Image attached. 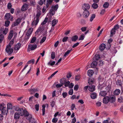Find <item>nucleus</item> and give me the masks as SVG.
<instances>
[{
	"instance_id": "17",
	"label": "nucleus",
	"mask_w": 123,
	"mask_h": 123,
	"mask_svg": "<svg viewBox=\"0 0 123 123\" xmlns=\"http://www.w3.org/2000/svg\"><path fill=\"white\" fill-rule=\"evenodd\" d=\"M21 46V44L20 43H18L15 45L14 47V49L16 50H18L20 48Z\"/></svg>"
},
{
	"instance_id": "31",
	"label": "nucleus",
	"mask_w": 123,
	"mask_h": 123,
	"mask_svg": "<svg viewBox=\"0 0 123 123\" xmlns=\"http://www.w3.org/2000/svg\"><path fill=\"white\" fill-rule=\"evenodd\" d=\"M72 50L71 49L70 50H69L67 51L64 54V56L65 57H66L67 56H68V54L70 53L71 51Z\"/></svg>"
},
{
	"instance_id": "33",
	"label": "nucleus",
	"mask_w": 123,
	"mask_h": 123,
	"mask_svg": "<svg viewBox=\"0 0 123 123\" xmlns=\"http://www.w3.org/2000/svg\"><path fill=\"white\" fill-rule=\"evenodd\" d=\"M55 13V11L53 9H51L49 12V15L51 16H53Z\"/></svg>"
},
{
	"instance_id": "61",
	"label": "nucleus",
	"mask_w": 123,
	"mask_h": 123,
	"mask_svg": "<svg viewBox=\"0 0 123 123\" xmlns=\"http://www.w3.org/2000/svg\"><path fill=\"white\" fill-rule=\"evenodd\" d=\"M87 27H82L81 29V30L82 31V32H84L86 31V30Z\"/></svg>"
},
{
	"instance_id": "14",
	"label": "nucleus",
	"mask_w": 123,
	"mask_h": 123,
	"mask_svg": "<svg viewBox=\"0 0 123 123\" xmlns=\"http://www.w3.org/2000/svg\"><path fill=\"white\" fill-rule=\"evenodd\" d=\"M89 12L88 10L85 11H83V15L84 17L87 18L89 16Z\"/></svg>"
},
{
	"instance_id": "39",
	"label": "nucleus",
	"mask_w": 123,
	"mask_h": 123,
	"mask_svg": "<svg viewBox=\"0 0 123 123\" xmlns=\"http://www.w3.org/2000/svg\"><path fill=\"white\" fill-rule=\"evenodd\" d=\"M51 106L53 108L55 105V102L54 101L52 100L50 103Z\"/></svg>"
},
{
	"instance_id": "15",
	"label": "nucleus",
	"mask_w": 123,
	"mask_h": 123,
	"mask_svg": "<svg viewBox=\"0 0 123 123\" xmlns=\"http://www.w3.org/2000/svg\"><path fill=\"white\" fill-rule=\"evenodd\" d=\"M28 113L27 114H25V116L26 117V118L28 120H29V121L31 119H32V116L31 115L29 114L28 112L27 111Z\"/></svg>"
},
{
	"instance_id": "45",
	"label": "nucleus",
	"mask_w": 123,
	"mask_h": 123,
	"mask_svg": "<svg viewBox=\"0 0 123 123\" xmlns=\"http://www.w3.org/2000/svg\"><path fill=\"white\" fill-rule=\"evenodd\" d=\"M96 3H94L92 4V6L93 8L95 9L97 8L98 7V5Z\"/></svg>"
},
{
	"instance_id": "11",
	"label": "nucleus",
	"mask_w": 123,
	"mask_h": 123,
	"mask_svg": "<svg viewBox=\"0 0 123 123\" xmlns=\"http://www.w3.org/2000/svg\"><path fill=\"white\" fill-rule=\"evenodd\" d=\"M1 113L3 115H7L8 110L6 107H3L1 110Z\"/></svg>"
},
{
	"instance_id": "7",
	"label": "nucleus",
	"mask_w": 123,
	"mask_h": 123,
	"mask_svg": "<svg viewBox=\"0 0 123 123\" xmlns=\"http://www.w3.org/2000/svg\"><path fill=\"white\" fill-rule=\"evenodd\" d=\"M6 51L9 54V55L11 54L13 52L12 49L11 48V47L6 46V48L5 49Z\"/></svg>"
},
{
	"instance_id": "28",
	"label": "nucleus",
	"mask_w": 123,
	"mask_h": 123,
	"mask_svg": "<svg viewBox=\"0 0 123 123\" xmlns=\"http://www.w3.org/2000/svg\"><path fill=\"white\" fill-rule=\"evenodd\" d=\"M97 65V62L96 61H94L91 64V66L92 68L96 67Z\"/></svg>"
},
{
	"instance_id": "52",
	"label": "nucleus",
	"mask_w": 123,
	"mask_h": 123,
	"mask_svg": "<svg viewBox=\"0 0 123 123\" xmlns=\"http://www.w3.org/2000/svg\"><path fill=\"white\" fill-rule=\"evenodd\" d=\"M55 52H52L51 54V58L52 59H54L55 58Z\"/></svg>"
},
{
	"instance_id": "38",
	"label": "nucleus",
	"mask_w": 123,
	"mask_h": 123,
	"mask_svg": "<svg viewBox=\"0 0 123 123\" xmlns=\"http://www.w3.org/2000/svg\"><path fill=\"white\" fill-rule=\"evenodd\" d=\"M116 32V30H115V29H114L113 28L112 29L111 32V36H112L114 34H115Z\"/></svg>"
},
{
	"instance_id": "47",
	"label": "nucleus",
	"mask_w": 123,
	"mask_h": 123,
	"mask_svg": "<svg viewBox=\"0 0 123 123\" xmlns=\"http://www.w3.org/2000/svg\"><path fill=\"white\" fill-rule=\"evenodd\" d=\"M35 62V60L34 59H32L31 60L27 62V63L28 64H30L32 63L33 64Z\"/></svg>"
},
{
	"instance_id": "42",
	"label": "nucleus",
	"mask_w": 123,
	"mask_h": 123,
	"mask_svg": "<svg viewBox=\"0 0 123 123\" xmlns=\"http://www.w3.org/2000/svg\"><path fill=\"white\" fill-rule=\"evenodd\" d=\"M36 40V37H34L32 38L30 43H34Z\"/></svg>"
},
{
	"instance_id": "10",
	"label": "nucleus",
	"mask_w": 123,
	"mask_h": 123,
	"mask_svg": "<svg viewBox=\"0 0 123 123\" xmlns=\"http://www.w3.org/2000/svg\"><path fill=\"white\" fill-rule=\"evenodd\" d=\"M109 97L108 96H105L103 98V103L105 104L108 103L109 101Z\"/></svg>"
},
{
	"instance_id": "27",
	"label": "nucleus",
	"mask_w": 123,
	"mask_h": 123,
	"mask_svg": "<svg viewBox=\"0 0 123 123\" xmlns=\"http://www.w3.org/2000/svg\"><path fill=\"white\" fill-rule=\"evenodd\" d=\"M94 79L93 78H89L88 80V83L89 84H92L94 81Z\"/></svg>"
},
{
	"instance_id": "50",
	"label": "nucleus",
	"mask_w": 123,
	"mask_h": 123,
	"mask_svg": "<svg viewBox=\"0 0 123 123\" xmlns=\"http://www.w3.org/2000/svg\"><path fill=\"white\" fill-rule=\"evenodd\" d=\"M58 72V71H56L52 75L49 77L48 78V79H50L51 78Z\"/></svg>"
},
{
	"instance_id": "59",
	"label": "nucleus",
	"mask_w": 123,
	"mask_h": 123,
	"mask_svg": "<svg viewBox=\"0 0 123 123\" xmlns=\"http://www.w3.org/2000/svg\"><path fill=\"white\" fill-rule=\"evenodd\" d=\"M68 39V37H64L62 39V41L63 42H66L67 41Z\"/></svg>"
},
{
	"instance_id": "9",
	"label": "nucleus",
	"mask_w": 123,
	"mask_h": 123,
	"mask_svg": "<svg viewBox=\"0 0 123 123\" xmlns=\"http://www.w3.org/2000/svg\"><path fill=\"white\" fill-rule=\"evenodd\" d=\"M6 19L8 20L10 19L11 21L12 20V16H11L10 13H7L6 14L5 16Z\"/></svg>"
},
{
	"instance_id": "37",
	"label": "nucleus",
	"mask_w": 123,
	"mask_h": 123,
	"mask_svg": "<svg viewBox=\"0 0 123 123\" xmlns=\"http://www.w3.org/2000/svg\"><path fill=\"white\" fill-rule=\"evenodd\" d=\"M116 85L118 86H121V85L122 83L121 80H118L116 82Z\"/></svg>"
},
{
	"instance_id": "58",
	"label": "nucleus",
	"mask_w": 123,
	"mask_h": 123,
	"mask_svg": "<svg viewBox=\"0 0 123 123\" xmlns=\"http://www.w3.org/2000/svg\"><path fill=\"white\" fill-rule=\"evenodd\" d=\"M35 109L37 111H38L39 110V104H36L35 105Z\"/></svg>"
},
{
	"instance_id": "51",
	"label": "nucleus",
	"mask_w": 123,
	"mask_h": 123,
	"mask_svg": "<svg viewBox=\"0 0 123 123\" xmlns=\"http://www.w3.org/2000/svg\"><path fill=\"white\" fill-rule=\"evenodd\" d=\"M10 22L8 21L7 20L5 22V25L6 26L8 27L9 25Z\"/></svg>"
},
{
	"instance_id": "44",
	"label": "nucleus",
	"mask_w": 123,
	"mask_h": 123,
	"mask_svg": "<svg viewBox=\"0 0 123 123\" xmlns=\"http://www.w3.org/2000/svg\"><path fill=\"white\" fill-rule=\"evenodd\" d=\"M38 90L37 89L35 88H31L30 90V91L32 93H35L36 92L38 91Z\"/></svg>"
},
{
	"instance_id": "34",
	"label": "nucleus",
	"mask_w": 123,
	"mask_h": 123,
	"mask_svg": "<svg viewBox=\"0 0 123 123\" xmlns=\"http://www.w3.org/2000/svg\"><path fill=\"white\" fill-rule=\"evenodd\" d=\"M96 15L95 14H92L90 19V22H92L93 19L95 18Z\"/></svg>"
},
{
	"instance_id": "12",
	"label": "nucleus",
	"mask_w": 123,
	"mask_h": 123,
	"mask_svg": "<svg viewBox=\"0 0 123 123\" xmlns=\"http://www.w3.org/2000/svg\"><path fill=\"white\" fill-rule=\"evenodd\" d=\"M28 5L27 4H24L22 6L21 10L22 11H24L27 10L28 7Z\"/></svg>"
},
{
	"instance_id": "32",
	"label": "nucleus",
	"mask_w": 123,
	"mask_h": 123,
	"mask_svg": "<svg viewBox=\"0 0 123 123\" xmlns=\"http://www.w3.org/2000/svg\"><path fill=\"white\" fill-rule=\"evenodd\" d=\"M55 61L52 62L51 60H50L49 62L47 64L48 65L53 66L55 64Z\"/></svg>"
},
{
	"instance_id": "5",
	"label": "nucleus",
	"mask_w": 123,
	"mask_h": 123,
	"mask_svg": "<svg viewBox=\"0 0 123 123\" xmlns=\"http://www.w3.org/2000/svg\"><path fill=\"white\" fill-rule=\"evenodd\" d=\"M37 44H35L34 45L32 44L29 45L27 48V51H30V50H33L35 49L37 47Z\"/></svg>"
},
{
	"instance_id": "1",
	"label": "nucleus",
	"mask_w": 123,
	"mask_h": 123,
	"mask_svg": "<svg viewBox=\"0 0 123 123\" xmlns=\"http://www.w3.org/2000/svg\"><path fill=\"white\" fill-rule=\"evenodd\" d=\"M52 0H40L39 2V4L42 6L44 3L45 6H44L42 10V12H44L50 6H51L52 3Z\"/></svg>"
},
{
	"instance_id": "53",
	"label": "nucleus",
	"mask_w": 123,
	"mask_h": 123,
	"mask_svg": "<svg viewBox=\"0 0 123 123\" xmlns=\"http://www.w3.org/2000/svg\"><path fill=\"white\" fill-rule=\"evenodd\" d=\"M4 37V36L2 34L0 35V43H1Z\"/></svg>"
},
{
	"instance_id": "26",
	"label": "nucleus",
	"mask_w": 123,
	"mask_h": 123,
	"mask_svg": "<svg viewBox=\"0 0 123 123\" xmlns=\"http://www.w3.org/2000/svg\"><path fill=\"white\" fill-rule=\"evenodd\" d=\"M94 73L93 71L92 70H89L88 71L87 74L90 77Z\"/></svg>"
},
{
	"instance_id": "64",
	"label": "nucleus",
	"mask_w": 123,
	"mask_h": 123,
	"mask_svg": "<svg viewBox=\"0 0 123 123\" xmlns=\"http://www.w3.org/2000/svg\"><path fill=\"white\" fill-rule=\"evenodd\" d=\"M58 120V119L56 118H54L52 120V122L53 123H56Z\"/></svg>"
},
{
	"instance_id": "13",
	"label": "nucleus",
	"mask_w": 123,
	"mask_h": 123,
	"mask_svg": "<svg viewBox=\"0 0 123 123\" xmlns=\"http://www.w3.org/2000/svg\"><path fill=\"white\" fill-rule=\"evenodd\" d=\"M21 20V19L20 18H18L16 19L15 21L13 23V25L14 26L18 25L20 23Z\"/></svg>"
},
{
	"instance_id": "30",
	"label": "nucleus",
	"mask_w": 123,
	"mask_h": 123,
	"mask_svg": "<svg viewBox=\"0 0 123 123\" xmlns=\"http://www.w3.org/2000/svg\"><path fill=\"white\" fill-rule=\"evenodd\" d=\"M12 104L10 103H8L7 105V110H9L12 109Z\"/></svg>"
},
{
	"instance_id": "35",
	"label": "nucleus",
	"mask_w": 123,
	"mask_h": 123,
	"mask_svg": "<svg viewBox=\"0 0 123 123\" xmlns=\"http://www.w3.org/2000/svg\"><path fill=\"white\" fill-rule=\"evenodd\" d=\"M43 31V28L42 27H40L38 28L37 31L35 33H37L40 32H41L42 31Z\"/></svg>"
},
{
	"instance_id": "41",
	"label": "nucleus",
	"mask_w": 123,
	"mask_h": 123,
	"mask_svg": "<svg viewBox=\"0 0 123 123\" xmlns=\"http://www.w3.org/2000/svg\"><path fill=\"white\" fill-rule=\"evenodd\" d=\"M57 21H56V20L55 19H54L52 21V26H54L55 25L57 24Z\"/></svg>"
},
{
	"instance_id": "48",
	"label": "nucleus",
	"mask_w": 123,
	"mask_h": 123,
	"mask_svg": "<svg viewBox=\"0 0 123 123\" xmlns=\"http://www.w3.org/2000/svg\"><path fill=\"white\" fill-rule=\"evenodd\" d=\"M46 39V37H43L41 40L40 42V43L41 44L43 43L45 40Z\"/></svg>"
},
{
	"instance_id": "19",
	"label": "nucleus",
	"mask_w": 123,
	"mask_h": 123,
	"mask_svg": "<svg viewBox=\"0 0 123 123\" xmlns=\"http://www.w3.org/2000/svg\"><path fill=\"white\" fill-rule=\"evenodd\" d=\"M13 30H11L10 31L8 36V38L9 39H11L12 38L13 35Z\"/></svg>"
},
{
	"instance_id": "60",
	"label": "nucleus",
	"mask_w": 123,
	"mask_h": 123,
	"mask_svg": "<svg viewBox=\"0 0 123 123\" xmlns=\"http://www.w3.org/2000/svg\"><path fill=\"white\" fill-rule=\"evenodd\" d=\"M85 37V35L84 34H83L81 35L80 37V38H79V40H83L84 39V37Z\"/></svg>"
},
{
	"instance_id": "57",
	"label": "nucleus",
	"mask_w": 123,
	"mask_h": 123,
	"mask_svg": "<svg viewBox=\"0 0 123 123\" xmlns=\"http://www.w3.org/2000/svg\"><path fill=\"white\" fill-rule=\"evenodd\" d=\"M63 84L62 83L57 84L56 85V87L57 88H60L61 87Z\"/></svg>"
},
{
	"instance_id": "25",
	"label": "nucleus",
	"mask_w": 123,
	"mask_h": 123,
	"mask_svg": "<svg viewBox=\"0 0 123 123\" xmlns=\"http://www.w3.org/2000/svg\"><path fill=\"white\" fill-rule=\"evenodd\" d=\"M78 38V36L77 35H75L73 36L71 38V40L73 42L77 40Z\"/></svg>"
},
{
	"instance_id": "55",
	"label": "nucleus",
	"mask_w": 123,
	"mask_h": 123,
	"mask_svg": "<svg viewBox=\"0 0 123 123\" xmlns=\"http://www.w3.org/2000/svg\"><path fill=\"white\" fill-rule=\"evenodd\" d=\"M15 110L17 111H18L21 108H19V107L17 106H14Z\"/></svg>"
},
{
	"instance_id": "4",
	"label": "nucleus",
	"mask_w": 123,
	"mask_h": 123,
	"mask_svg": "<svg viewBox=\"0 0 123 123\" xmlns=\"http://www.w3.org/2000/svg\"><path fill=\"white\" fill-rule=\"evenodd\" d=\"M8 31V29L7 27H3L0 29V33H2L4 35H6Z\"/></svg>"
},
{
	"instance_id": "49",
	"label": "nucleus",
	"mask_w": 123,
	"mask_h": 123,
	"mask_svg": "<svg viewBox=\"0 0 123 123\" xmlns=\"http://www.w3.org/2000/svg\"><path fill=\"white\" fill-rule=\"evenodd\" d=\"M29 123H37L35 119L32 118L29 121Z\"/></svg>"
},
{
	"instance_id": "8",
	"label": "nucleus",
	"mask_w": 123,
	"mask_h": 123,
	"mask_svg": "<svg viewBox=\"0 0 123 123\" xmlns=\"http://www.w3.org/2000/svg\"><path fill=\"white\" fill-rule=\"evenodd\" d=\"M90 6L88 4H84L82 6V9L84 10L88 11L90 8Z\"/></svg>"
},
{
	"instance_id": "24",
	"label": "nucleus",
	"mask_w": 123,
	"mask_h": 123,
	"mask_svg": "<svg viewBox=\"0 0 123 123\" xmlns=\"http://www.w3.org/2000/svg\"><path fill=\"white\" fill-rule=\"evenodd\" d=\"M120 90L119 89L116 90L114 92V94L115 95H119L120 92Z\"/></svg>"
},
{
	"instance_id": "62",
	"label": "nucleus",
	"mask_w": 123,
	"mask_h": 123,
	"mask_svg": "<svg viewBox=\"0 0 123 123\" xmlns=\"http://www.w3.org/2000/svg\"><path fill=\"white\" fill-rule=\"evenodd\" d=\"M79 88V86L78 85H76L74 86V90L77 91L78 90Z\"/></svg>"
},
{
	"instance_id": "40",
	"label": "nucleus",
	"mask_w": 123,
	"mask_h": 123,
	"mask_svg": "<svg viewBox=\"0 0 123 123\" xmlns=\"http://www.w3.org/2000/svg\"><path fill=\"white\" fill-rule=\"evenodd\" d=\"M109 5V3L108 2H106L103 5V7L105 8H106L108 7Z\"/></svg>"
},
{
	"instance_id": "21",
	"label": "nucleus",
	"mask_w": 123,
	"mask_h": 123,
	"mask_svg": "<svg viewBox=\"0 0 123 123\" xmlns=\"http://www.w3.org/2000/svg\"><path fill=\"white\" fill-rule=\"evenodd\" d=\"M20 115L18 112H15L14 115V118L17 120L20 117Z\"/></svg>"
},
{
	"instance_id": "63",
	"label": "nucleus",
	"mask_w": 123,
	"mask_h": 123,
	"mask_svg": "<svg viewBox=\"0 0 123 123\" xmlns=\"http://www.w3.org/2000/svg\"><path fill=\"white\" fill-rule=\"evenodd\" d=\"M119 28V26L118 25H117L114 26L113 28L116 30H117Z\"/></svg>"
},
{
	"instance_id": "18",
	"label": "nucleus",
	"mask_w": 123,
	"mask_h": 123,
	"mask_svg": "<svg viewBox=\"0 0 123 123\" xmlns=\"http://www.w3.org/2000/svg\"><path fill=\"white\" fill-rule=\"evenodd\" d=\"M109 101L111 103H114L115 100V97L114 96L109 97Z\"/></svg>"
},
{
	"instance_id": "29",
	"label": "nucleus",
	"mask_w": 123,
	"mask_h": 123,
	"mask_svg": "<svg viewBox=\"0 0 123 123\" xmlns=\"http://www.w3.org/2000/svg\"><path fill=\"white\" fill-rule=\"evenodd\" d=\"M93 58L94 60H97L100 58V57L99 54H97L94 56Z\"/></svg>"
},
{
	"instance_id": "20",
	"label": "nucleus",
	"mask_w": 123,
	"mask_h": 123,
	"mask_svg": "<svg viewBox=\"0 0 123 123\" xmlns=\"http://www.w3.org/2000/svg\"><path fill=\"white\" fill-rule=\"evenodd\" d=\"M99 94L102 96L105 97L107 94V92L105 91H101L99 92Z\"/></svg>"
},
{
	"instance_id": "16",
	"label": "nucleus",
	"mask_w": 123,
	"mask_h": 123,
	"mask_svg": "<svg viewBox=\"0 0 123 123\" xmlns=\"http://www.w3.org/2000/svg\"><path fill=\"white\" fill-rule=\"evenodd\" d=\"M95 86L94 85H92L90 86L88 88L89 91L91 92H93L95 90Z\"/></svg>"
},
{
	"instance_id": "6",
	"label": "nucleus",
	"mask_w": 123,
	"mask_h": 123,
	"mask_svg": "<svg viewBox=\"0 0 123 123\" xmlns=\"http://www.w3.org/2000/svg\"><path fill=\"white\" fill-rule=\"evenodd\" d=\"M33 29L32 28H31L29 29L28 30L26 34V36H25V38L26 40H28L29 38V37L33 31Z\"/></svg>"
},
{
	"instance_id": "3",
	"label": "nucleus",
	"mask_w": 123,
	"mask_h": 123,
	"mask_svg": "<svg viewBox=\"0 0 123 123\" xmlns=\"http://www.w3.org/2000/svg\"><path fill=\"white\" fill-rule=\"evenodd\" d=\"M18 113L20 115V116H25V114H27L28 113L27 111L26 110H24L22 108H21L18 111Z\"/></svg>"
},
{
	"instance_id": "46",
	"label": "nucleus",
	"mask_w": 123,
	"mask_h": 123,
	"mask_svg": "<svg viewBox=\"0 0 123 123\" xmlns=\"http://www.w3.org/2000/svg\"><path fill=\"white\" fill-rule=\"evenodd\" d=\"M58 8V4L55 5L53 7H52V9H53L54 11L57 10Z\"/></svg>"
},
{
	"instance_id": "54",
	"label": "nucleus",
	"mask_w": 123,
	"mask_h": 123,
	"mask_svg": "<svg viewBox=\"0 0 123 123\" xmlns=\"http://www.w3.org/2000/svg\"><path fill=\"white\" fill-rule=\"evenodd\" d=\"M70 83V81H68L67 82H66L64 83V86L65 87L68 86L69 84Z\"/></svg>"
},
{
	"instance_id": "2",
	"label": "nucleus",
	"mask_w": 123,
	"mask_h": 123,
	"mask_svg": "<svg viewBox=\"0 0 123 123\" xmlns=\"http://www.w3.org/2000/svg\"><path fill=\"white\" fill-rule=\"evenodd\" d=\"M41 14V12L39 10L37 11V14L35 17L34 18V20L32 23V25H36L38 23L39 18V17Z\"/></svg>"
},
{
	"instance_id": "22",
	"label": "nucleus",
	"mask_w": 123,
	"mask_h": 123,
	"mask_svg": "<svg viewBox=\"0 0 123 123\" xmlns=\"http://www.w3.org/2000/svg\"><path fill=\"white\" fill-rule=\"evenodd\" d=\"M105 45L104 43L101 44L100 46L99 49L101 51L103 50L105 48Z\"/></svg>"
},
{
	"instance_id": "43",
	"label": "nucleus",
	"mask_w": 123,
	"mask_h": 123,
	"mask_svg": "<svg viewBox=\"0 0 123 123\" xmlns=\"http://www.w3.org/2000/svg\"><path fill=\"white\" fill-rule=\"evenodd\" d=\"M45 105H43L42 106L43 108L42 109L43 115H44L45 112Z\"/></svg>"
},
{
	"instance_id": "23",
	"label": "nucleus",
	"mask_w": 123,
	"mask_h": 123,
	"mask_svg": "<svg viewBox=\"0 0 123 123\" xmlns=\"http://www.w3.org/2000/svg\"><path fill=\"white\" fill-rule=\"evenodd\" d=\"M90 96L92 99H95L97 97V94L96 93L93 92L91 94Z\"/></svg>"
},
{
	"instance_id": "56",
	"label": "nucleus",
	"mask_w": 123,
	"mask_h": 123,
	"mask_svg": "<svg viewBox=\"0 0 123 123\" xmlns=\"http://www.w3.org/2000/svg\"><path fill=\"white\" fill-rule=\"evenodd\" d=\"M12 5H11V3H9L8 4L7 6V8L9 9H10L12 7Z\"/></svg>"
},
{
	"instance_id": "36",
	"label": "nucleus",
	"mask_w": 123,
	"mask_h": 123,
	"mask_svg": "<svg viewBox=\"0 0 123 123\" xmlns=\"http://www.w3.org/2000/svg\"><path fill=\"white\" fill-rule=\"evenodd\" d=\"M14 41V39H12L11 41L10 42L8 45H7V46L11 47V46H12L13 44Z\"/></svg>"
}]
</instances>
